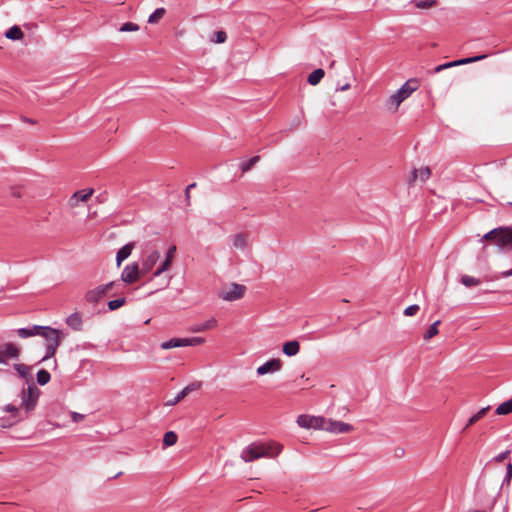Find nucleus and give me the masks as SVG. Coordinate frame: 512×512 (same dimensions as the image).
Returning a JSON list of instances; mask_svg holds the SVG:
<instances>
[{
  "mask_svg": "<svg viewBox=\"0 0 512 512\" xmlns=\"http://www.w3.org/2000/svg\"><path fill=\"white\" fill-rule=\"evenodd\" d=\"M283 450L282 444L271 441L268 443H253L245 447L241 452V459L252 462L259 458H275Z\"/></svg>",
  "mask_w": 512,
  "mask_h": 512,
  "instance_id": "nucleus-1",
  "label": "nucleus"
},
{
  "mask_svg": "<svg viewBox=\"0 0 512 512\" xmlns=\"http://www.w3.org/2000/svg\"><path fill=\"white\" fill-rule=\"evenodd\" d=\"M420 87V81L417 78L407 80L395 93H393L385 102V107L389 112L395 113L400 105L408 99L413 92Z\"/></svg>",
  "mask_w": 512,
  "mask_h": 512,
  "instance_id": "nucleus-2",
  "label": "nucleus"
},
{
  "mask_svg": "<svg viewBox=\"0 0 512 512\" xmlns=\"http://www.w3.org/2000/svg\"><path fill=\"white\" fill-rule=\"evenodd\" d=\"M482 240L495 244L500 249H504L512 245V229L510 227L492 229L483 236Z\"/></svg>",
  "mask_w": 512,
  "mask_h": 512,
  "instance_id": "nucleus-3",
  "label": "nucleus"
},
{
  "mask_svg": "<svg viewBox=\"0 0 512 512\" xmlns=\"http://www.w3.org/2000/svg\"><path fill=\"white\" fill-rule=\"evenodd\" d=\"M39 335L44 337L46 341V355L42 358V361H45L55 355L62 334L54 328L41 326Z\"/></svg>",
  "mask_w": 512,
  "mask_h": 512,
  "instance_id": "nucleus-4",
  "label": "nucleus"
},
{
  "mask_svg": "<svg viewBox=\"0 0 512 512\" xmlns=\"http://www.w3.org/2000/svg\"><path fill=\"white\" fill-rule=\"evenodd\" d=\"M114 285L115 282L112 281L107 284L99 285L88 290L84 295L85 301L90 304L99 303L107 295V293L114 287Z\"/></svg>",
  "mask_w": 512,
  "mask_h": 512,
  "instance_id": "nucleus-5",
  "label": "nucleus"
},
{
  "mask_svg": "<svg viewBox=\"0 0 512 512\" xmlns=\"http://www.w3.org/2000/svg\"><path fill=\"white\" fill-rule=\"evenodd\" d=\"M39 393V389L34 384L23 389L21 393V407H23L27 412L32 411L37 404Z\"/></svg>",
  "mask_w": 512,
  "mask_h": 512,
  "instance_id": "nucleus-6",
  "label": "nucleus"
},
{
  "mask_svg": "<svg viewBox=\"0 0 512 512\" xmlns=\"http://www.w3.org/2000/svg\"><path fill=\"white\" fill-rule=\"evenodd\" d=\"M245 292L246 287L244 285L231 283L220 291L219 297L225 301H235L241 299Z\"/></svg>",
  "mask_w": 512,
  "mask_h": 512,
  "instance_id": "nucleus-7",
  "label": "nucleus"
},
{
  "mask_svg": "<svg viewBox=\"0 0 512 512\" xmlns=\"http://www.w3.org/2000/svg\"><path fill=\"white\" fill-rule=\"evenodd\" d=\"M323 431L333 434H346L354 431V427L349 423L333 420L331 418H324Z\"/></svg>",
  "mask_w": 512,
  "mask_h": 512,
  "instance_id": "nucleus-8",
  "label": "nucleus"
},
{
  "mask_svg": "<svg viewBox=\"0 0 512 512\" xmlns=\"http://www.w3.org/2000/svg\"><path fill=\"white\" fill-rule=\"evenodd\" d=\"M145 276L144 273H142V269L139 265V263L134 262L129 265H127L122 273H121V280L125 282L126 284H133L137 282L141 277Z\"/></svg>",
  "mask_w": 512,
  "mask_h": 512,
  "instance_id": "nucleus-9",
  "label": "nucleus"
},
{
  "mask_svg": "<svg viewBox=\"0 0 512 512\" xmlns=\"http://www.w3.org/2000/svg\"><path fill=\"white\" fill-rule=\"evenodd\" d=\"M93 194V188L78 190L70 196L67 205L70 209L78 208L81 204L86 203L92 197Z\"/></svg>",
  "mask_w": 512,
  "mask_h": 512,
  "instance_id": "nucleus-10",
  "label": "nucleus"
},
{
  "mask_svg": "<svg viewBox=\"0 0 512 512\" xmlns=\"http://www.w3.org/2000/svg\"><path fill=\"white\" fill-rule=\"evenodd\" d=\"M297 424L306 429H317L323 430L324 425V417L322 416H309V415H300L297 418Z\"/></svg>",
  "mask_w": 512,
  "mask_h": 512,
  "instance_id": "nucleus-11",
  "label": "nucleus"
},
{
  "mask_svg": "<svg viewBox=\"0 0 512 512\" xmlns=\"http://www.w3.org/2000/svg\"><path fill=\"white\" fill-rule=\"evenodd\" d=\"M20 353V347L12 342H8L0 346V358H2V364H5L9 359H18Z\"/></svg>",
  "mask_w": 512,
  "mask_h": 512,
  "instance_id": "nucleus-12",
  "label": "nucleus"
},
{
  "mask_svg": "<svg viewBox=\"0 0 512 512\" xmlns=\"http://www.w3.org/2000/svg\"><path fill=\"white\" fill-rule=\"evenodd\" d=\"M161 257V254L158 250H152L150 252H146L142 262H141V269L142 273L145 275L151 272L154 268V266L157 264Z\"/></svg>",
  "mask_w": 512,
  "mask_h": 512,
  "instance_id": "nucleus-13",
  "label": "nucleus"
},
{
  "mask_svg": "<svg viewBox=\"0 0 512 512\" xmlns=\"http://www.w3.org/2000/svg\"><path fill=\"white\" fill-rule=\"evenodd\" d=\"M485 58H487V55L483 54V55H479V56L463 58V59H460V60H455V61H452V62H448V63L442 64V65L436 66L434 68V73H439V72H441V71H443L445 69H448V68H452V67H456V66H460V65H465V64H470V63L478 62V61L483 60Z\"/></svg>",
  "mask_w": 512,
  "mask_h": 512,
  "instance_id": "nucleus-14",
  "label": "nucleus"
},
{
  "mask_svg": "<svg viewBox=\"0 0 512 512\" xmlns=\"http://www.w3.org/2000/svg\"><path fill=\"white\" fill-rule=\"evenodd\" d=\"M283 367V362L279 358H272L259 366L256 370L258 376H263L269 373L279 372Z\"/></svg>",
  "mask_w": 512,
  "mask_h": 512,
  "instance_id": "nucleus-15",
  "label": "nucleus"
},
{
  "mask_svg": "<svg viewBox=\"0 0 512 512\" xmlns=\"http://www.w3.org/2000/svg\"><path fill=\"white\" fill-rule=\"evenodd\" d=\"M201 387V383L195 382L187 385L183 390H181L177 396H175L173 399L168 400L165 405L166 406H174L180 401H182L189 393L198 390Z\"/></svg>",
  "mask_w": 512,
  "mask_h": 512,
  "instance_id": "nucleus-16",
  "label": "nucleus"
},
{
  "mask_svg": "<svg viewBox=\"0 0 512 512\" xmlns=\"http://www.w3.org/2000/svg\"><path fill=\"white\" fill-rule=\"evenodd\" d=\"M235 249L244 251L248 247L249 236L247 233H236L230 237Z\"/></svg>",
  "mask_w": 512,
  "mask_h": 512,
  "instance_id": "nucleus-17",
  "label": "nucleus"
},
{
  "mask_svg": "<svg viewBox=\"0 0 512 512\" xmlns=\"http://www.w3.org/2000/svg\"><path fill=\"white\" fill-rule=\"evenodd\" d=\"M217 325H218L217 320L212 317L203 323L196 324V325L192 326L191 331L194 333L205 332V331L215 329L217 327Z\"/></svg>",
  "mask_w": 512,
  "mask_h": 512,
  "instance_id": "nucleus-18",
  "label": "nucleus"
},
{
  "mask_svg": "<svg viewBox=\"0 0 512 512\" xmlns=\"http://www.w3.org/2000/svg\"><path fill=\"white\" fill-rule=\"evenodd\" d=\"M133 248H134V244L128 243L118 250V252L116 254L117 267H120L122 262L124 260H126L131 255Z\"/></svg>",
  "mask_w": 512,
  "mask_h": 512,
  "instance_id": "nucleus-19",
  "label": "nucleus"
},
{
  "mask_svg": "<svg viewBox=\"0 0 512 512\" xmlns=\"http://www.w3.org/2000/svg\"><path fill=\"white\" fill-rule=\"evenodd\" d=\"M282 350L283 353L288 357L295 356L300 351V343L297 340L285 342L283 344Z\"/></svg>",
  "mask_w": 512,
  "mask_h": 512,
  "instance_id": "nucleus-20",
  "label": "nucleus"
},
{
  "mask_svg": "<svg viewBox=\"0 0 512 512\" xmlns=\"http://www.w3.org/2000/svg\"><path fill=\"white\" fill-rule=\"evenodd\" d=\"M66 323L69 327H71L75 331H79L82 328V317L80 313L75 312L71 314L67 319Z\"/></svg>",
  "mask_w": 512,
  "mask_h": 512,
  "instance_id": "nucleus-21",
  "label": "nucleus"
},
{
  "mask_svg": "<svg viewBox=\"0 0 512 512\" xmlns=\"http://www.w3.org/2000/svg\"><path fill=\"white\" fill-rule=\"evenodd\" d=\"M431 176V170L429 167H424V168H420V169H415L412 173V178L410 180V182H413L417 179H420L421 181H426L430 178Z\"/></svg>",
  "mask_w": 512,
  "mask_h": 512,
  "instance_id": "nucleus-22",
  "label": "nucleus"
},
{
  "mask_svg": "<svg viewBox=\"0 0 512 512\" xmlns=\"http://www.w3.org/2000/svg\"><path fill=\"white\" fill-rule=\"evenodd\" d=\"M490 406H486V407H483L481 408L476 414H474L473 416H471L465 427H464V430L468 429L470 426L474 425L475 423H477L479 420H481L487 413L488 411L490 410Z\"/></svg>",
  "mask_w": 512,
  "mask_h": 512,
  "instance_id": "nucleus-23",
  "label": "nucleus"
},
{
  "mask_svg": "<svg viewBox=\"0 0 512 512\" xmlns=\"http://www.w3.org/2000/svg\"><path fill=\"white\" fill-rule=\"evenodd\" d=\"M41 326L35 325L32 328H20L17 330L19 337L28 338L40 334Z\"/></svg>",
  "mask_w": 512,
  "mask_h": 512,
  "instance_id": "nucleus-24",
  "label": "nucleus"
},
{
  "mask_svg": "<svg viewBox=\"0 0 512 512\" xmlns=\"http://www.w3.org/2000/svg\"><path fill=\"white\" fill-rule=\"evenodd\" d=\"M173 261H168V259L165 257V259L160 263V265L157 267V269L153 272L150 280L159 277L164 272L170 270L172 266Z\"/></svg>",
  "mask_w": 512,
  "mask_h": 512,
  "instance_id": "nucleus-25",
  "label": "nucleus"
},
{
  "mask_svg": "<svg viewBox=\"0 0 512 512\" xmlns=\"http://www.w3.org/2000/svg\"><path fill=\"white\" fill-rule=\"evenodd\" d=\"M324 75H325L324 70H323V69H321V68H318V69L314 70V71H313V72L308 76L307 81H308V83H309L310 85L315 86V85H317V84L322 80V78L324 77Z\"/></svg>",
  "mask_w": 512,
  "mask_h": 512,
  "instance_id": "nucleus-26",
  "label": "nucleus"
},
{
  "mask_svg": "<svg viewBox=\"0 0 512 512\" xmlns=\"http://www.w3.org/2000/svg\"><path fill=\"white\" fill-rule=\"evenodd\" d=\"M495 412L497 415H508V414L512 413V398L501 403L496 408Z\"/></svg>",
  "mask_w": 512,
  "mask_h": 512,
  "instance_id": "nucleus-27",
  "label": "nucleus"
},
{
  "mask_svg": "<svg viewBox=\"0 0 512 512\" xmlns=\"http://www.w3.org/2000/svg\"><path fill=\"white\" fill-rule=\"evenodd\" d=\"M5 36L11 40H21L24 34L18 26H13L5 33Z\"/></svg>",
  "mask_w": 512,
  "mask_h": 512,
  "instance_id": "nucleus-28",
  "label": "nucleus"
},
{
  "mask_svg": "<svg viewBox=\"0 0 512 512\" xmlns=\"http://www.w3.org/2000/svg\"><path fill=\"white\" fill-rule=\"evenodd\" d=\"M260 161V156H254L250 158L248 161L240 164V170L243 174L249 172L254 165H256Z\"/></svg>",
  "mask_w": 512,
  "mask_h": 512,
  "instance_id": "nucleus-29",
  "label": "nucleus"
},
{
  "mask_svg": "<svg viewBox=\"0 0 512 512\" xmlns=\"http://www.w3.org/2000/svg\"><path fill=\"white\" fill-rule=\"evenodd\" d=\"M440 324V320L435 321L429 329L423 334V338L425 341H429L434 336H436L439 333L438 326Z\"/></svg>",
  "mask_w": 512,
  "mask_h": 512,
  "instance_id": "nucleus-30",
  "label": "nucleus"
},
{
  "mask_svg": "<svg viewBox=\"0 0 512 512\" xmlns=\"http://www.w3.org/2000/svg\"><path fill=\"white\" fill-rule=\"evenodd\" d=\"M178 436L174 431H168L163 436V444L166 447L173 446L177 443Z\"/></svg>",
  "mask_w": 512,
  "mask_h": 512,
  "instance_id": "nucleus-31",
  "label": "nucleus"
},
{
  "mask_svg": "<svg viewBox=\"0 0 512 512\" xmlns=\"http://www.w3.org/2000/svg\"><path fill=\"white\" fill-rule=\"evenodd\" d=\"M166 10L164 8L156 9L148 18L150 24H157L165 15Z\"/></svg>",
  "mask_w": 512,
  "mask_h": 512,
  "instance_id": "nucleus-32",
  "label": "nucleus"
},
{
  "mask_svg": "<svg viewBox=\"0 0 512 512\" xmlns=\"http://www.w3.org/2000/svg\"><path fill=\"white\" fill-rule=\"evenodd\" d=\"M460 281L466 287L478 286L481 283V281L478 278H475L470 275H463Z\"/></svg>",
  "mask_w": 512,
  "mask_h": 512,
  "instance_id": "nucleus-33",
  "label": "nucleus"
},
{
  "mask_svg": "<svg viewBox=\"0 0 512 512\" xmlns=\"http://www.w3.org/2000/svg\"><path fill=\"white\" fill-rule=\"evenodd\" d=\"M180 338H172L169 341L162 342L160 347L163 350L172 349V348H178L180 347Z\"/></svg>",
  "mask_w": 512,
  "mask_h": 512,
  "instance_id": "nucleus-34",
  "label": "nucleus"
},
{
  "mask_svg": "<svg viewBox=\"0 0 512 512\" xmlns=\"http://www.w3.org/2000/svg\"><path fill=\"white\" fill-rule=\"evenodd\" d=\"M51 379L50 373L44 369L38 371L37 373V382L40 385H46Z\"/></svg>",
  "mask_w": 512,
  "mask_h": 512,
  "instance_id": "nucleus-35",
  "label": "nucleus"
},
{
  "mask_svg": "<svg viewBox=\"0 0 512 512\" xmlns=\"http://www.w3.org/2000/svg\"><path fill=\"white\" fill-rule=\"evenodd\" d=\"M436 0H416L414 2L415 6L419 9H429L436 5Z\"/></svg>",
  "mask_w": 512,
  "mask_h": 512,
  "instance_id": "nucleus-36",
  "label": "nucleus"
},
{
  "mask_svg": "<svg viewBox=\"0 0 512 512\" xmlns=\"http://www.w3.org/2000/svg\"><path fill=\"white\" fill-rule=\"evenodd\" d=\"M14 369L22 378H26L30 373V367L25 364H14Z\"/></svg>",
  "mask_w": 512,
  "mask_h": 512,
  "instance_id": "nucleus-37",
  "label": "nucleus"
},
{
  "mask_svg": "<svg viewBox=\"0 0 512 512\" xmlns=\"http://www.w3.org/2000/svg\"><path fill=\"white\" fill-rule=\"evenodd\" d=\"M125 302H126L125 298H119V299L109 301L107 305L111 311H114V310L122 307L125 304Z\"/></svg>",
  "mask_w": 512,
  "mask_h": 512,
  "instance_id": "nucleus-38",
  "label": "nucleus"
},
{
  "mask_svg": "<svg viewBox=\"0 0 512 512\" xmlns=\"http://www.w3.org/2000/svg\"><path fill=\"white\" fill-rule=\"evenodd\" d=\"M139 30V26L132 22H127L123 24L120 28L121 32H135Z\"/></svg>",
  "mask_w": 512,
  "mask_h": 512,
  "instance_id": "nucleus-39",
  "label": "nucleus"
},
{
  "mask_svg": "<svg viewBox=\"0 0 512 512\" xmlns=\"http://www.w3.org/2000/svg\"><path fill=\"white\" fill-rule=\"evenodd\" d=\"M420 310V307L419 305L417 304H413V305H410L408 306L405 310H404V315L405 316H414L418 313V311Z\"/></svg>",
  "mask_w": 512,
  "mask_h": 512,
  "instance_id": "nucleus-40",
  "label": "nucleus"
},
{
  "mask_svg": "<svg viewBox=\"0 0 512 512\" xmlns=\"http://www.w3.org/2000/svg\"><path fill=\"white\" fill-rule=\"evenodd\" d=\"M214 35L215 38L212 39V41L218 44L224 43L227 39V34L225 31H217Z\"/></svg>",
  "mask_w": 512,
  "mask_h": 512,
  "instance_id": "nucleus-41",
  "label": "nucleus"
},
{
  "mask_svg": "<svg viewBox=\"0 0 512 512\" xmlns=\"http://www.w3.org/2000/svg\"><path fill=\"white\" fill-rule=\"evenodd\" d=\"M3 411L4 412H7V413H10L12 417H17L18 415V412H19V408L13 404H8L6 406L3 407Z\"/></svg>",
  "mask_w": 512,
  "mask_h": 512,
  "instance_id": "nucleus-42",
  "label": "nucleus"
},
{
  "mask_svg": "<svg viewBox=\"0 0 512 512\" xmlns=\"http://www.w3.org/2000/svg\"><path fill=\"white\" fill-rule=\"evenodd\" d=\"M176 250H177V248H176L175 245H172L168 249V251H167V253L165 255V257L168 259V261H174Z\"/></svg>",
  "mask_w": 512,
  "mask_h": 512,
  "instance_id": "nucleus-43",
  "label": "nucleus"
},
{
  "mask_svg": "<svg viewBox=\"0 0 512 512\" xmlns=\"http://www.w3.org/2000/svg\"><path fill=\"white\" fill-rule=\"evenodd\" d=\"M189 342H190V346H197V345L203 344L205 342V339L202 337H193V338H190Z\"/></svg>",
  "mask_w": 512,
  "mask_h": 512,
  "instance_id": "nucleus-44",
  "label": "nucleus"
},
{
  "mask_svg": "<svg viewBox=\"0 0 512 512\" xmlns=\"http://www.w3.org/2000/svg\"><path fill=\"white\" fill-rule=\"evenodd\" d=\"M510 454V450H506L495 457V461L503 462Z\"/></svg>",
  "mask_w": 512,
  "mask_h": 512,
  "instance_id": "nucleus-45",
  "label": "nucleus"
},
{
  "mask_svg": "<svg viewBox=\"0 0 512 512\" xmlns=\"http://www.w3.org/2000/svg\"><path fill=\"white\" fill-rule=\"evenodd\" d=\"M71 417H72V420L74 422H81L84 420L85 416L83 414H80V413H77V412H72L71 413Z\"/></svg>",
  "mask_w": 512,
  "mask_h": 512,
  "instance_id": "nucleus-46",
  "label": "nucleus"
},
{
  "mask_svg": "<svg viewBox=\"0 0 512 512\" xmlns=\"http://www.w3.org/2000/svg\"><path fill=\"white\" fill-rule=\"evenodd\" d=\"M195 186H196V184L192 183V184L188 185V187L186 188L185 194H186V200H187L188 204H190V190L192 188H194Z\"/></svg>",
  "mask_w": 512,
  "mask_h": 512,
  "instance_id": "nucleus-47",
  "label": "nucleus"
},
{
  "mask_svg": "<svg viewBox=\"0 0 512 512\" xmlns=\"http://www.w3.org/2000/svg\"><path fill=\"white\" fill-rule=\"evenodd\" d=\"M507 481L509 482L512 478V464L511 463H508L507 464Z\"/></svg>",
  "mask_w": 512,
  "mask_h": 512,
  "instance_id": "nucleus-48",
  "label": "nucleus"
},
{
  "mask_svg": "<svg viewBox=\"0 0 512 512\" xmlns=\"http://www.w3.org/2000/svg\"><path fill=\"white\" fill-rule=\"evenodd\" d=\"M190 338H180V347L190 346Z\"/></svg>",
  "mask_w": 512,
  "mask_h": 512,
  "instance_id": "nucleus-49",
  "label": "nucleus"
},
{
  "mask_svg": "<svg viewBox=\"0 0 512 512\" xmlns=\"http://www.w3.org/2000/svg\"><path fill=\"white\" fill-rule=\"evenodd\" d=\"M12 196H13V197H16V198L21 197L20 189H19V188H13V189H12Z\"/></svg>",
  "mask_w": 512,
  "mask_h": 512,
  "instance_id": "nucleus-50",
  "label": "nucleus"
},
{
  "mask_svg": "<svg viewBox=\"0 0 512 512\" xmlns=\"http://www.w3.org/2000/svg\"><path fill=\"white\" fill-rule=\"evenodd\" d=\"M395 455L397 457H402L404 455V449L403 448H396L395 449Z\"/></svg>",
  "mask_w": 512,
  "mask_h": 512,
  "instance_id": "nucleus-51",
  "label": "nucleus"
},
{
  "mask_svg": "<svg viewBox=\"0 0 512 512\" xmlns=\"http://www.w3.org/2000/svg\"><path fill=\"white\" fill-rule=\"evenodd\" d=\"M512 276V268L510 270L504 271L501 273V277L507 278Z\"/></svg>",
  "mask_w": 512,
  "mask_h": 512,
  "instance_id": "nucleus-52",
  "label": "nucleus"
},
{
  "mask_svg": "<svg viewBox=\"0 0 512 512\" xmlns=\"http://www.w3.org/2000/svg\"><path fill=\"white\" fill-rule=\"evenodd\" d=\"M348 89H350V84H349V83H347V84L343 85V86L340 88V90H341V91H346V90H348Z\"/></svg>",
  "mask_w": 512,
  "mask_h": 512,
  "instance_id": "nucleus-53",
  "label": "nucleus"
},
{
  "mask_svg": "<svg viewBox=\"0 0 512 512\" xmlns=\"http://www.w3.org/2000/svg\"><path fill=\"white\" fill-rule=\"evenodd\" d=\"M27 122H29V123H31V124H34V123H35V121H33V120H27Z\"/></svg>",
  "mask_w": 512,
  "mask_h": 512,
  "instance_id": "nucleus-54",
  "label": "nucleus"
},
{
  "mask_svg": "<svg viewBox=\"0 0 512 512\" xmlns=\"http://www.w3.org/2000/svg\"><path fill=\"white\" fill-rule=\"evenodd\" d=\"M470 512H485V511H481V510H473V511H470Z\"/></svg>",
  "mask_w": 512,
  "mask_h": 512,
  "instance_id": "nucleus-55",
  "label": "nucleus"
},
{
  "mask_svg": "<svg viewBox=\"0 0 512 512\" xmlns=\"http://www.w3.org/2000/svg\"><path fill=\"white\" fill-rule=\"evenodd\" d=\"M0 364H2V358H0Z\"/></svg>",
  "mask_w": 512,
  "mask_h": 512,
  "instance_id": "nucleus-56",
  "label": "nucleus"
}]
</instances>
